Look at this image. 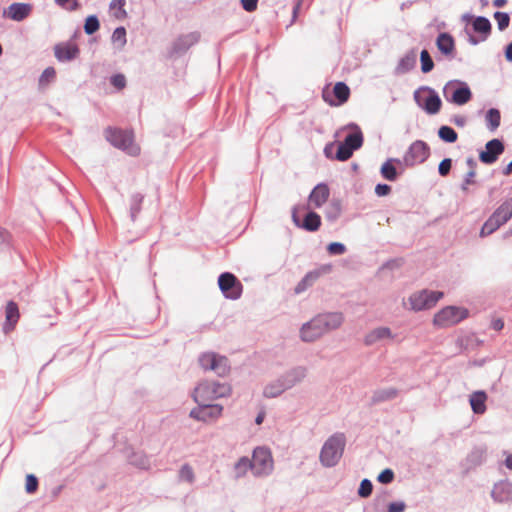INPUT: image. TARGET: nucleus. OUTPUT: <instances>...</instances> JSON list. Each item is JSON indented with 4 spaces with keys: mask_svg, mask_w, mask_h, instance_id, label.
<instances>
[{
    "mask_svg": "<svg viewBox=\"0 0 512 512\" xmlns=\"http://www.w3.org/2000/svg\"><path fill=\"white\" fill-rule=\"evenodd\" d=\"M401 265V259H391L387 262H385L383 265H382V269H390V270H393L395 268H398L400 267Z\"/></svg>",
    "mask_w": 512,
    "mask_h": 512,
    "instance_id": "e2e57ef3",
    "label": "nucleus"
},
{
    "mask_svg": "<svg viewBox=\"0 0 512 512\" xmlns=\"http://www.w3.org/2000/svg\"><path fill=\"white\" fill-rule=\"evenodd\" d=\"M333 95L335 96V98L337 99V102L336 103H333L328 97H327V94L326 92L324 91L323 92V98L326 102H329L330 104L332 105H342L344 104L349 96H350V89L348 87V85L344 82H337L334 87H333V91H332Z\"/></svg>",
    "mask_w": 512,
    "mask_h": 512,
    "instance_id": "cd10ccee",
    "label": "nucleus"
},
{
    "mask_svg": "<svg viewBox=\"0 0 512 512\" xmlns=\"http://www.w3.org/2000/svg\"><path fill=\"white\" fill-rule=\"evenodd\" d=\"M473 31L481 34V40L485 41L491 34L492 25L490 20L485 16H477L472 22Z\"/></svg>",
    "mask_w": 512,
    "mask_h": 512,
    "instance_id": "7c9ffc66",
    "label": "nucleus"
},
{
    "mask_svg": "<svg viewBox=\"0 0 512 512\" xmlns=\"http://www.w3.org/2000/svg\"><path fill=\"white\" fill-rule=\"evenodd\" d=\"M394 478V471L390 468H386L381 471V473L377 477V480L381 484H390L391 482H393Z\"/></svg>",
    "mask_w": 512,
    "mask_h": 512,
    "instance_id": "8fccbe9b",
    "label": "nucleus"
},
{
    "mask_svg": "<svg viewBox=\"0 0 512 512\" xmlns=\"http://www.w3.org/2000/svg\"><path fill=\"white\" fill-rule=\"evenodd\" d=\"M486 455L487 447L485 445L476 446L468 454L466 461L470 467H477L485 462Z\"/></svg>",
    "mask_w": 512,
    "mask_h": 512,
    "instance_id": "473e14b6",
    "label": "nucleus"
},
{
    "mask_svg": "<svg viewBox=\"0 0 512 512\" xmlns=\"http://www.w3.org/2000/svg\"><path fill=\"white\" fill-rule=\"evenodd\" d=\"M491 497L495 502L501 504L512 502V482L506 479L495 483Z\"/></svg>",
    "mask_w": 512,
    "mask_h": 512,
    "instance_id": "6ab92c4d",
    "label": "nucleus"
},
{
    "mask_svg": "<svg viewBox=\"0 0 512 512\" xmlns=\"http://www.w3.org/2000/svg\"><path fill=\"white\" fill-rule=\"evenodd\" d=\"M179 478L182 481H186L188 483H193L195 479L194 471L189 464H184L181 466L179 470Z\"/></svg>",
    "mask_w": 512,
    "mask_h": 512,
    "instance_id": "a18cd8bd",
    "label": "nucleus"
},
{
    "mask_svg": "<svg viewBox=\"0 0 512 512\" xmlns=\"http://www.w3.org/2000/svg\"><path fill=\"white\" fill-rule=\"evenodd\" d=\"M487 394L483 390H478L470 395L469 403L474 414H484L486 412Z\"/></svg>",
    "mask_w": 512,
    "mask_h": 512,
    "instance_id": "c85d7f7f",
    "label": "nucleus"
},
{
    "mask_svg": "<svg viewBox=\"0 0 512 512\" xmlns=\"http://www.w3.org/2000/svg\"><path fill=\"white\" fill-rule=\"evenodd\" d=\"M252 465V459L250 460L248 457H241L235 464L237 477L243 476L248 469L252 470Z\"/></svg>",
    "mask_w": 512,
    "mask_h": 512,
    "instance_id": "37998d69",
    "label": "nucleus"
},
{
    "mask_svg": "<svg viewBox=\"0 0 512 512\" xmlns=\"http://www.w3.org/2000/svg\"><path fill=\"white\" fill-rule=\"evenodd\" d=\"M476 175V171H469L465 177H464V180H463V183L461 184V189L463 191H466L468 189V185L470 184H473L474 183V180L473 178L475 177Z\"/></svg>",
    "mask_w": 512,
    "mask_h": 512,
    "instance_id": "052dcab7",
    "label": "nucleus"
},
{
    "mask_svg": "<svg viewBox=\"0 0 512 512\" xmlns=\"http://www.w3.org/2000/svg\"><path fill=\"white\" fill-rule=\"evenodd\" d=\"M399 394L398 389L389 387L373 391L371 396V405H378L383 402L395 399Z\"/></svg>",
    "mask_w": 512,
    "mask_h": 512,
    "instance_id": "c756f323",
    "label": "nucleus"
},
{
    "mask_svg": "<svg viewBox=\"0 0 512 512\" xmlns=\"http://www.w3.org/2000/svg\"><path fill=\"white\" fill-rule=\"evenodd\" d=\"M346 250V246L340 242H331L327 246V252L330 255H342Z\"/></svg>",
    "mask_w": 512,
    "mask_h": 512,
    "instance_id": "3c124183",
    "label": "nucleus"
},
{
    "mask_svg": "<svg viewBox=\"0 0 512 512\" xmlns=\"http://www.w3.org/2000/svg\"><path fill=\"white\" fill-rule=\"evenodd\" d=\"M494 19L500 31H504L510 24V16L507 12L496 11L494 13Z\"/></svg>",
    "mask_w": 512,
    "mask_h": 512,
    "instance_id": "c03bdc74",
    "label": "nucleus"
},
{
    "mask_svg": "<svg viewBox=\"0 0 512 512\" xmlns=\"http://www.w3.org/2000/svg\"><path fill=\"white\" fill-rule=\"evenodd\" d=\"M452 168V159L451 158H444L438 166V173L440 176L445 177L447 176Z\"/></svg>",
    "mask_w": 512,
    "mask_h": 512,
    "instance_id": "603ef678",
    "label": "nucleus"
},
{
    "mask_svg": "<svg viewBox=\"0 0 512 512\" xmlns=\"http://www.w3.org/2000/svg\"><path fill=\"white\" fill-rule=\"evenodd\" d=\"M438 136L446 143H455L458 139L457 132L447 125H443L438 129Z\"/></svg>",
    "mask_w": 512,
    "mask_h": 512,
    "instance_id": "4c0bfd02",
    "label": "nucleus"
},
{
    "mask_svg": "<svg viewBox=\"0 0 512 512\" xmlns=\"http://www.w3.org/2000/svg\"><path fill=\"white\" fill-rule=\"evenodd\" d=\"M128 461L131 465L140 469H148L150 467V459L143 452H133L129 456Z\"/></svg>",
    "mask_w": 512,
    "mask_h": 512,
    "instance_id": "e433bc0d",
    "label": "nucleus"
},
{
    "mask_svg": "<svg viewBox=\"0 0 512 512\" xmlns=\"http://www.w3.org/2000/svg\"><path fill=\"white\" fill-rule=\"evenodd\" d=\"M486 127L489 131L494 132L501 123V113L497 108H490L485 115Z\"/></svg>",
    "mask_w": 512,
    "mask_h": 512,
    "instance_id": "c9c22d12",
    "label": "nucleus"
},
{
    "mask_svg": "<svg viewBox=\"0 0 512 512\" xmlns=\"http://www.w3.org/2000/svg\"><path fill=\"white\" fill-rule=\"evenodd\" d=\"M421 71L423 73H429L434 68V61L426 49H423L420 53Z\"/></svg>",
    "mask_w": 512,
    "mask_h": 512,
    "instance_id": "58836bf2",
    "label": "nucleus"
},
{
    "mask_svg": "<svg viewBox=\"0 0 512 512\" xmlns=\"http://www.w3.org/2000/svg\"><path fill=\"white\" fill-rule=\"evenodd\" d=\"M305 0H297L296 3L293 6L292 10V23L296 20L301 6L304 4Z\"/></svg>",
    "mask_w": 512,
    "mask_h": 512,
    "instance_id": "69168bd1",
    "label": "nucleus"
},
{
    "mask_svg": "<svg viewBox=\"0 0 512 512\" xmlns=\"http://www.w3.org/2000/svg\"><path fill=\"white\" fill-rule=\"evenodd\" d=\"M451 122L453 124H455L456 126L458 127H464L467 123V118L465 116H462V115H454L452 118H451Z\"/></svg>",
    "mask_w": 512,
    "mask_h": 512,
    "instance_id": "0e129e2a",
    "label": "nucleus"
},
{
    "mask_svg": "<svg viewBox=\"0 0 512 512\" xmlns=\"http://www.w3.org/2000/svg\"><path fill=\"white\" fill-rule=\"evenodd\" d=\"M79 54L78 45L71 41L61 42L54 46V55L59 62H70L76 59Z\"/></svg>",
    "mask_w": 512,
    "mask_h": 512,
    "instance_id": "a211bd4d",
    "label": "nucleus"
},
{
    "mask_svg": "<svg viewBox=\"0 0 512 512\" xmlns=\"http://www.w3.org/2000/svg\"><path fill=\"white\" fill-rule=\"evenodd\" d=\"M218 285L222 294L227 299L237 300L242 295V283L230 272L220 274L218 277Z\"/></svg>",
    "mask_w": 512,
    "mask_h": 512,
    "instance_id": "9b49d317",
    "label": "nucleus"
},
{
    "mask_svg": "<svg viewBox=\"0 0 512 512\" xmlns=\"http://www.w3.org/2000/svg\"><path fill=\"white\" fill-rule=\"evenodd\" d=\"M125 2V0H112V2L110 3L111 9H114L116 7L119 9V12L116 14L117 18L126 16V11L123 9Z\"/></svg>",
    "mask_w": 512,
    "mask_h": 512,
    "instance_id": "6e6d98bb",
    "label": "nucleus"
},
{
    "mask_svg": "<svg viewBox=\"0 0 512 512\" xmlns=\"http://www.w3.org/2000/svg\"><path fill=\"white\" fill-rule=\"evenodd\" d=\"M468 315L469 311L466 308L447 306L435 314L433 323L439 327H449L466 319Z\"/></svg>",
    "mask_w": 512,
    "mask_h": 512,
    "instance_id": "6e6552de",
    "label": "nucleus"
},
{
    "mask_svg": "<svg viewBox=\"0 0 512 512\" xmlns=\"http://www.w3.org/2000/svg\"><path fill=\"white\" fill-rule=\"evenodd\" d=\"M414 101L427 114H437L442 106L441 98L438 93L431 87L422 86L414 91Z\"/></svg>",
    "mask_w": 512,
    "mask_h": 512,
    "instance_id": "423d86ee",
    "label": "nucleus"
},
{
    "mask_svg": "<svg viewBox=\"0 0 512 512\" xmlns=\"http://www.w3.org/2000/svg\"><path fill=\"white\" fill-rule=\"evenodd\" d=\"M344 322L341 312L320 313L302 325L300 337L304 342H313L324 334L338 329Z\"/></svg>",
    "mask_w": 512,
    "mask_h": 512,
    "instance_id": "f257e3e1",
    "label": "nucleus"
},
{
    "mask_svg": "<svg viewBox=\"0 0 512 512\" xmlns=\"http://www.w3.org/2000/svg\"><path fill=\"white\" fill-rule=\"evenodd\" d=\"M242 8L247 12H253L257 9L258 0H240Z\"/></svg>",
    "mask_w": 512,
    "mask_h": 512,
    "instance_id": "bf43d9fd",
    "label": "nucleus"
},
{
    "mask_svg": "<svg viewBox=\"0 0 512 512\" xmlns=\"http://www.w3.org/2000/svg\"><path fill=\"white\" fill-rule=\"evenodd\" d=\"M373 491V484L372 482L365 478L360 482L359 488H358V495L361 498H368Z\"/></svg>",
    "mask_w": 512,
    "mask_h": 512,
    "instance_id": "49530a36",
    "label": "nucleus"
},
{
    "mask_svg": "<svg viewBox=\"0 0 512 512\" xmlns=\"http://www.w3.org/2000/svg\"><path fill=\"white\" fill-rule=\"evenodd\" d=\"M466 164L469 167V171H476L477 162L473 157H468L466 159Z\"/></svg>",
    "mask_w": 512,
    "mask_h": 512,
    "instance_id": "774afa93",
    "label": "nucleus"
},
{
    "mask_svg": "<svg viewBox=\"0 0 512 512\" xmlns=\"http://www.w3.org/2000/svg\"><path fill=\"white\" fill-rule=\"evenodd\" d=\"M504 142L498 138L489 140L485 145V150L480 151L479 160L487 165L495 163L499 156L504 152Z\"/></svg>",
    "mask_w": 512,
    "mask_h": 512,
    "instance_id": "2eb2a0df",
    "label": "nucleus"
},
{
    "mask_svg": "<svg viewBox=\"0 0 512 512\" xmlns=\"http://www.w3.org/2000/svg\"><path fill=\"white\" fill-rule=\"evenodd\" d=\"M198 362L203 370L214 371L219 377L227 376L231 370L229 359L215 352L201 353Z\"/></svg>",
    "mask_w": 512,
    "mask_h": 512,
    "instance_id": "39448f33",
    "label": "nucleus"
},
{
    "mask_svg": "<svg viewBox=\"0 0 512 512\" xmlns=\"http://www.w3.org/2000/svg\"><path fill=\"white\" fill-rule=\"evenodd\" d=\"M401 160L398 158L387 159L380 168L381 176L390 182H394L398 179L400 173L397 171L395 164L401 165Z\"/></svg>",
    "mask_w": 512,
    "mask_h": 512,
    "instance_id": "bb28decb",
    "label": "nucleus"
},
{
    "mask_svg": "<svg viewBox=\"0 0 512 512\" xmlns=\"http://www.w3.org/2000/svg\"><path fill=\"white\" fill-rule=\"evenodd\" d=\"M406 507L407 506H406L405 502H403V501L391 502L388 505L387 512H404Z\"/></svg>",
    "mask_w": 512,
    "mask_h": 512,
    "instance_id": "13d9d810",
    "label": "nucleus"
},
{
    "mask_svg": "<svg viewBox=\"0 0 512 512\" xmlns=\"http://www.w3.org/2000/svg\"><path fill=\"white\" fill-rule=\"evenodd\" d=\"M417 63V50L415 48L410 49L403 57L398 61L397 66L394 69V75H404L413 70Z\"/></svg>",
    "mask_w": 512,
    "mask_h": 512,
    "instance_id": "4be33fe9",
    "label": "nucleus"
},
{
    "mask_svg": "<svg viewBox=\"0 0 512 512\" xmlns=\"http://www.w3.org/2000/svg\"><path fill=\"white\" fill-rule=\"evenodd\" d=\"M306 374H307V369L305 367L297 366V367H294V368L288 370L287 372H285L284 374H282L279 377L282 380L283 385L285 386L286 390H289V389L293 388L295 385H297L298 383H300L306 377Z\"/></svg>",
    "mask_w": 512,
    "mask_h": 512,
    "instance_id": "412c9836",
    "label": "nucleus"
},
{
    "mask_svg": "<svg viewBox=\"0 0 512 512\" xmlns=\"http://www.w3.org/2000/svg\"><path fill=\"white\" fill-rule=\"evenodd\" d=\"M252 463V471L256 476L268 475L273 469L272 455L267 448L257 447L253 451Z\"/></svg>",
    "mask_w": 512,
    "mask_h": 512,
    "instance_id": "ddd939ff",
    "label": "nucleus"
},
{
    "mask_svg": "<svg viewBox=\"0 0 512 512\" xmlns=\"http://www.w3.org/2000/svg\"><path fill=\"white\" fill-rule=\"evenodd\" d=\"M9 237V232L6 229L0 228V249L8 247Z\"/></svg>",
    "mask_w": 512,
    "mask_h": 512,
    "instance_id": "680f3d73",
    "label": "nucleus"
},
{
    "mask_svg": "<svg viewBox=\"0 0 512 512\" xmlns=\"http://www.w3.org/2000/svg\"><path fill=\"white\" fill-rule=\"evenodd\" d=\"M430 155V147L422 140L414 141L403 156V163L407 167H414L425 162Z\"/></svg>",
    "mask_w": 512,
    "mask_h": 512,
    "instance_id": "9d476101",
    "label": "nucleus"
},
{
    "mask_svg": "<svg viewBox=\"0 0 512 512\" xmlns=\"http://www.w3.org/2000/svg\"><path fill=\"white\" fill-rule=\"evenodd\" d=\"M111 39L120 49L123 48L127 42L126 29L123 26L117 27L113 31Z\"/></svg>",
    "mask_w": 512,
    "mask_h": 512,
    "instance_id": "a19ab883",
    "label": "nucleus"
},
{
    "mask_svg": "<svg viewBox=\"0 0 512 512\" xmlns=\"http://www.w3.org/2000/svg\"><path fill=\"white\" fill-rule=\"evenodd\" d=\"M436 46L438 50L447 57H453L455 51V41L451 34L441 32L437 36Z\"/></svg>",
    "mask_w": 512,
    "mask_h": 512,
    "instance_id": "a878e982",
    "label": "nucleus"
},
{
    "mask_svg": "<svg viewBox=\"0 0 512 512\" xmlns=\"http://www.w3.org/2000/svg\"><path fill=\"white\" fill-rule=\"evenodd\" d=\"M144 195L141 193H133L129 200V212L132 222H135L138 214L141 211Z\"/></svg>",
    "mask_w": 512,
    "mask_h": 512,
    "instance_id": "f704fd0d",
    "label": "nucleus"
},
{
    "mask_svg": "<svg viewBox=\"0 0 512 512\" xmlns=\"http://www.w3.org/2000/svg\"><path fill=\"white\" fill-rule=\"evenodd\" d=\"M444 98L456 105H464L472 98V92L466 82L459 80L449 81L443 88Z\"/></svg>",
    "mask_w": 512,
    "mask_h": 512,
    "instance_id": "0eeeda50",
    "label": "nucleus"
},
{
    "mask_svg": "<svg viewBox=\"0 0 512 512\" xmlns=\"http://www.w3.org/2000/svg\"><path fill=\"white\" fill-rule=\"evenodd\" d=\"M504 56L508 62L512 63V41L506 45L504 49Z\"/></svg>",
    "mask_w": 512,
    "mask_h": 512,
    "instance_id": "338daca9",
    "label": "nucleus"
},
{
    "mask_svg": "<svg viewBox=\"0 0 512 512\" xmlns=\"http://www.w3.org/2000/svg\"><path fill=\"white\" fill-rule=\"evenodd\" d=\"M106 140L114 147L127 150L132 144V136L122 129L108 127L105 130Z\"/></svg>",
    "mask_w": 512,
    "mask_h": 512,
    "instance_id": "dca6fc26",
    "label": "nucleus"
},
{
    "mask_svg": "<svg viewBox=\"0 0 512 512\" xmlns=\"http://www.w3.org/2000/svg\"><path fill=\"white\" fill-rule=\"evenodd\" d=\"M110 83L118 90H121L126 86V78L123 74L117 73L110 77Z\"/></svg>",
    "mask_w": 512,
    "mask_h": 512,
    "instance_id": "864d4df0",
    "label": "nucleus"
},
{
    "mask_svg": "<svg viewBox=\"0 0 512 512\" xmlns=\"http://www.w3.org/2000/svg\"><path fill=\"white\" fill-rule=\"evenodd\" d=\"M31 12V4L15 2L9 5L6 14L8 18L20 22L26 19L31 14Z\"/></svg>",
    "mask_w": 512,
    "mask_h": 512,
    "instance_id": "b1692460",
    "label": "nucleus"
},
{
    "mask_svg": "<svg viewBox=\"0 0 512 512\" xmlns=\"http://www.w3.org/2000/svg\"><path fill=\"white\" fill-rule=\"evenodd\" d=\"M56 77V71L53 67H47L39 77V85L44 86L52 82Z\"/></svg>",
    "mask_w": 512,
    "mask_h": 512,
    "instance_id": "de8ad7c7",
    "label": "nucleus"
},
{
    "mask_svg": "<svg viewBox=\"0 0 512 512\" xmlns=\"http://www.w3.org/2000/svg\"><path fill=\"white\" fill-rule=\"evenodd\" d=\"M20 318L19 308L16 302L9 301L5 309V321L2 326L4 334H9L15 329V326Z\"/></svg>",
    "mask_w": 512,
    "mask_h": 512,
    "instance_id": "aec40b11",
    "label": "nucleus"
},
{
    "mask_svg": "<svg viewBox=\"0 0 512 512\" xmlns=\"http://www.w3.org/2000/svg\"><path fill=\"white\" fill-rule=\"evenodd\" d=\"M391 192V186L385 183H379L375 187V193L379 197L387 196Z\"/></svg>",
    "mask_w": 512,
    "mask_h": 512,
    "instance_id": "4d7b16f0",
    "label": "nucleus"
},
{
    "mask_svg": "<svg viewBox=\"0 0 512 512\" xmlns=\"http://www.w3.org/2000/svg\"><path fill=\"white\" fill-rule=\"evenodd\" d=\"M199 40L200 33L197 31L180 35L171 44V47L168 51V56L170 58L182 56L189 50L190 47L198 43Z\"/></svg>",
    "mask_w": 512,
    "mask_h": 512,
    "instance_id": "4468645a",
    "label": "nucleus"
},
{
    "mask_svg": "<svg viewBox=\"0 0 512 512\" xmlns=\"http://www.w3.org/2000/svg\"><path fill=\"white\" fill-rule=\"evenodd\" d=\"M392 331L388 327H378L369 332L365 338L364 343L367 346L374 345L378 341L385 339V338H392Z\"/></svg>",
    "mask_w": 512,
    "mask_h": 512,
    "instance_id": "2f4dec72",
    "label": "nucleus"
},
{
    "mask_svg": "<svg viewBox=\"0 0 512 512\" xmlns=\"http://www.w3.org/2000/svg\"><path fill=\"white\" fill-rule=\"evenodd\" d=\"M443 296L441 291L423 289L413 293L409 297V303L413 311L427 310L434 307Z\"/></svg>",
    "mask_w": 512,
    "mask_h": 512,
    "instance_id": "1a4fd4ad",
    "label": "nucleus"
},
{
    "mask_svg": "<svg viewBox=\"0 0 512 512\" xmlns=\"http://www.w3.org/2000/svg\"><path fill=\"white\" fill-rule=\"evenodd\" d=\"M100 28V22L96 15H89L85 19L84 31L87 35H92Z\"/></svg>",
    "mask_w": 512,
    "mask_h": 512,
    "instance_id": "ea45409f",
    "label": "nucleus"
},
{
    "mask_svg": "<svg viewBox=\"0 0 512 512\" xmlns=\"http://www.w3.org/2000/svg\"><path fill=\"white\" fill-rule=\"evenodd\" d=\"M512 218V197L506 199L491 214V216L483 224L480 236L486 237L495 232L502 225L506 224Z\"/></svg>",
    "mask_w": 512,
    "mask_h": 512,
    "instance_id": "20e7f679",
    "label": "nucleus"
},
{
    "mask_svg": "<svg viewBox=\"0 0 512 512\" xmlns=\"http://www.w3.org/2000/svg\"><path fill=\"white\" fill-rule=\"evenodd\" d=\"M232 387L227 382L202 380L194 388L192 398L196 403L212 402L219 398L230 396Z\"/></svg>",
    "mask_w": 512,
    "mask_h": 512,
    "instance_id": "f03ea898",
    "label": "nucleus"
},
{
    "mask_svg": "<svg viewBox=\"0 0 512 512\" xmlns=\"http://www.w3.org/2000/svg\"><path fill=\"white\" fill-rule=\"evenodd\" d=\"M348 127L350 129H352L353 131L348 133L345 136L343 142L350 149H352V151H356V150L360 149L363 145V141H364L363 133H362L360 127L355 123H350L348 125Z\"/></svg>",
    "mask_w": 512,
    "mask_h": 512,
    "instance_id": "393cba45",
    "label": "nucleus"
},
{
    "mask_svg": "<svg viewBox=\"0 0 512 512\" xmlns=\"http://www.w3.org/2000/svg\"><path fill=\"white\" fill-rule=\"evenodd\" d=\"M286 391L280 377L268 383L263 389V396L265 398H276Z\"/></svg>",
    "mask_w": 512,
    "mask_h": 512,
    "instance_id": "72a5a7b5",
    "label": "nucleus"
},
{
    "mask_svg": "<svg viewBox=\"0 0 512 512\" xmlns=\"http://www.w3.org/2000/svg\"><path fill=\"white\" fill-rule=\"evenodd\" d=\"M39 486L38 478L33 474L26 476L25 490L28 494H33L37 491Z\"/></svg>",
    "mask_w": 512,
    "mask_h": 512,
    "instance_id": "09e8293b",
    "label": "nucleus"
},
{
    "mask_svg": "<svg viewBox=\"0 0 512 512\" xmlns=\"http://www.w3.org/2000/svg\"><path fill=\"white\" fill-rule=\"evenodd\" d=\"M345 445L346 438L343 433H335L330 436L320 451L321 464L327 468L336 466L343 455Z\"/></svg>",
    "mask_w": 512,
    "mask_h": 512,
    "instance_id": "7ed1b4c3",
    "label": "nucleus"
},
{
    "mask_svg": "<svg viewBox=\"0 0 512 512\" xmlns=\"http://www.w3.org/2000/svg\"><path fill=\"white\" fill-rule=\"evenodd\" d=\"M330 196V189L326 183L317 184L309 195V203L315 208H320Z\"/></svg>",
    "mask_w": 512,
    "mask_h": 512,
    "instance_id": "5701e85b",
    "label": "nucleus"
},
{
    "mask_svg": "<svg viewBox=\"0 0 512 512\" xmlns=\"http://www.w3.org/2000/svg\"><path fill=\"white\" fill-rule=\"evenodd\" d=\"M354 151L350 149L345 143L342 141L339 143L337 147L336 154L334 156V159L338 161H347L350 159L353 155Z\"/></svg>",
    "mask_w": 512,
    "mask_h": 512,
    "instance_id": "79ce46f5",
    "label": "nucleus"
},
{
    "mask_svg": "<svg viewBox=\"0 0 512 512\" xmlns=\"http://www.w3.org/2000/svg\"><path fill=\"white\" fill-rule=\"evenodd\" d=\"M296 211L297 209L296 207H294L292 210V220L297 227L309 232H315L320 228L321 217L318 213L314 211H309L306 213L304 219L301 221Z\"/></svg>",
    "mask_w": 512,
    "mask_h": 512,
    "instance_id": "f3484780",
    "label": "nucleus"
},
{
    "mask_svg": "<svg viewBox=\"0 0 512 512\" xmlns=\"http://www.w3.org/2000/svg\"><path fill=\"white\" fill-rule=\"evenodd\" d=\"M321 275L319 270L308 272L302 279V283L311 286Z\"/></svg>",
    "mask_w": 512,
    "mask_h": 512,
    "instance_id": "5fc2aeb1",
    "label": "nucleus"
},
{
    "mask_svg": "<svg viewBox=\"0 0 512 512\" xmlns=\"http://www.w3.org/2000/svg\"><path fill=\"white\" fill-rule=\"evenodd\" d=\"M197 404L198 406L189 413V416L194 420L208 423L217 420L222 415L223 406L220 404H211L210 402Z\"/></svg>",
    "mask_w": 512,
    "mask_h": 512,
    "instance_id": "f8f14e48",
    "label": "nucleus"
}]
</instances>
